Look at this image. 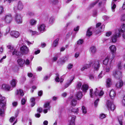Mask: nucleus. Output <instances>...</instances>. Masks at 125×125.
<instances>
[{
    "label": "nucleus",
    "mask_w": 125,
    "mask_h": 125,
    "mask_svg": "<svg viewBox=\"0 0 125 125\" xmlns=\"http://www.w3.org/2000/svg\"><path fill=\"white\" fill-rule=\"evenodd\" d=\"M25 64L26 65H29L30 63V62L29 60L28 59H26V61H25L24 62Z\"/></svg>",
    "instance_id": "53"
},
{
    "label": "nucleus",
    "mask_w": 125,
    "mask_h": 125,
    "mask_svg": "<svg viewBox=\"0 0 125 125\" xmlns=\"http://www.w3.org/2000/svg\"><path fill=\"white\" fill-rule=\"evenodd\" d=\"M77 100H76L75 99L73 98L71 101V104L72 106H75L77 104Z\"/></svg>",
    "instance_id": "34"
},
{
    "label": "nucleus",
    "mask_w": 125,
    "mask_h": 125,
    "mask_svg": "<svg viewBox=\"0 0 125 125\" xmlns=\"http://www.w3.org/2000/svg\"><path fill=\"white\" fill-rule=\"evenodd\" d=\"M54 19L52 17H51L50 18L49 23V24H52L54 22Z\"/></svg>",
    "instance_id": "40"
},
{
    "label": "nucleus",
    "mask_w": 125,
    "mask_h": 125,
    "mask_svg": "<svg viewBox=\"0 0 125 125\" xmlns=\"http://www.w3.org/2000/svg\"><path fill=\"white\" fill-rule=\"evenodd\" d=\"M35 99L34 98H32L30 99V101L31 103V105L32 107H33L35 104Z\"/></svg>",
    "instance_id": "36"
},
{
    "label": "nucleus",
    "mask_w": 125,
    "mask_h": 125,
    "mask_svg": "<svg viewBox=\"0 0 125 125\" xmlns=\"http://www.w3.org/2000/svg\"><path fill=\"white\" fill-rule=\"evenodd\" d=\"M122 62H118L117 67L119 70H121L122 69Z\"/></svg>",
    "instance_id": "38"
},
{
    "label": "nucleus",
    "mask_w": 125,
    "mask_h": 125,
    "mask_svg": "<svg viewBox=\"0 0 125 125\" xmlns=\"http://www.w3.org/2000/svg\"><path fill=\"white\" fill-rule=\"evenodd\" d=\"M37 23V21L34 19H32L30 20L29 23L31 26H34Z\"/></svg>",
    "instance_id": "28"
},
{
    "label": "nucleus",
    "mask_w": 125,
    "mask_h": 125,
    "mask_svg": "<svg viewBox=\"0 0 125 125\" xmlns=\"http://www.w3.org/2000/svg\"><path fill=\"white\" fill-rule=\"evenodd\" d=\"M17 81L16 80L13 79L10 82V84L12 87H15L17 83Z\"/></svg>",
    "instance_id": "24"
},
{
    "label": "nucleus",
    "mask_w": 125,
    "mask_h": 125,
    "mask_svg": "<svg viewBox=\"0 0 125 125\" xmlns=\"http://www.w3.org/2000/svg\"><path fill=\"white\" fill-rule=\"evenodd\" d=\"M2 20L5 23L8 24L11 22L12 20V18L10 14H8L3 17L2 18Z\"/></svg>",
    "instance_id": "5"
},
{
    "label": "nucleus",
    "mask_w": 125,
    "mask_h": 125,
    "mask_svg": "<svg viewBox=\"0 0 125 125\" xmlns=\"http://www.w3.org/2000/svg\"><path fill=\"white\" fill-rule=\"evenodd\" d=\"M122 104L123 105L125 106V96H124L122 101Z\"/></svg>",
    "instance_id": "45"
},
{
    "label": "nucleus",
    "mask_w": 125,
    "mask_h": 125,
    "mask_svg": "<svg viewBox=\"0 0 125 125\" xmlns=\"http://www.w3.org/2000/svg\"><path fill=\"white\" fill-rule=\"evenodd\" d=\"M1 89L6 91H9L11 90V87L9 85L6 84H3L1 86Z\"/></svg>",
    "instance_id": "13"
},
{
    "label": "nucleus",
    "mask_w": 125,
    "mask_h": 125,
    "mask_svg": "<svg viewBox=\"0 0 125 125\" xmlns=\"http://www.w3.org/2000/svg\"><path fill=\"white\" fill-rule=\"evenodd\" d=\"M97 14V11L96 10H95L94 11L93 13V15L94 16H96Z\"/></svg>",
    "instance_id": "59"
},
{
    "label": "nucleus",
    "mask_w": 125,
    "mask_h": 125,
    "mask_svg": "<svg viewBox=\"0 0 125 125\" xmlns=\"http://www.w3.org/2000/svg\"><path fill=\"white\" fill-rule=\"evenodd\" d=\"M106 86L107 87H110L112 84L111 79L109 78H108L106 80Z\"/></svg>",
    "instance_id": "22"
},
{
    "label": "nucleus",
    "mask_w": 125,
    "mask_h": 125,
    "mask_svg": "<svg viewBox=\"0 0 125 125\" xmlns=\"http://www.w3.org/2000/svg\"><path fill=\"white\" fill-rule=\"evenodd\" d=\"M90 50L91 54H95L96 51V50L95 47L94 46L91 47L90 48Z\"/></svg>",
    "instance_id": "31"
},
{
    "label": "nucleus",
    "mask_w": 125,
    "mask_h": 125,
    "mask_svg": "<svg viewBox=\"0 0 125 125\" xmlns=\"http://www.w3.org/2000/svg\"><path fill=\"white\" fill-rule=\"evenodd\" d=\"M109 49L111 51L112 53H115L116 50L115 46L113 45H112L109 47Z\"/></svg>",
    "instance_id": "26"
},
{
    "label": "nucleus",
    "mask_w": 125,
    "mask_h": 125,
    "mask_svg": "<svg viewBox=\"0 0 125 125\" xmlns=\"http://www.w3.org/2000/svg\"><path fill=\"white\" fill-rule=\"evenodd\" d=\"M93 30V28H90L87 30L86 33V35L88 36H90L92 34V31Z\"/></svg>",
    "instance_id": "27"
},
{
    "label": "nucleus",
    "mask_w": 125,
    "mask_h": 125,
    "mask_svg": "<svg viewBox=\"0 0 125 125\" xmlns=\"http://www.w3.org/2000/svg\"><path fill=\"white\" fill-rule=\"evenodd\" d=\"M6 101L5 97L0 94V107L4 109L6 106Z\"/></svg>",
    "instance_id": "6"
},
{
    "label": "nucleus",
    "mask_w": 125,
    "mask_h": 125,
    "mask_svg": "<svg viewBox=\"0 0 125 125\" xmlns=\"http://www.w3.org/2000/svg\"><path fill=\"white\" fill-rule=\"evenodd\" d=\"M76 116L74 115L69 116L68 117V125H75L74 121Z\"/></svg>",
    "instance_id": "9"
},
{
    "label": "nucleus",
    "mask_w": 125,
    "mask_h": 125,
    "mask_svg": "<svg viewBox=\"0 0 125 125\" xmlns=\"http://www.w3.org/2000/svg\"><path fill=\"white\" fill-rule=\"evenodd\" d=\"M45 26L43 24H40L38 26V31L41 32H43L45 30Z\"/></svg>",
    "instance_id": "15"
},
{
    "label": "nucleus",
    "mask_w": 125,
    "mask_h": 125,
    "mask_svg": "<svg viewBox=\"0 0 125 125\" xmlns=\"http://www.w3.org/2000/svg\"><path fill=\"white\" fill-rule=\"evenodd\" d=\"M117 32L121 34V32H125V24L123 23L122 24L119 29L116 30Z\"/></svg>",
    "instance_id": "14"
},
{
    "label": "nucleus",
    "mask_w": 125,
    "mask_h": 125,
    "mask_svg": "<svg viewBox=\"0 0 125 125\" xmlns=\"http://www.w3.org/2000/svg\"><path fill=\"white\" fill-rule=\"evenodd\" d=\"M83 42V40L82 39H80L77 41V44H82Z\"/></svg>",
    "instance_id": "49"
},
{
    "label": "nucleus",
    "mask_w": 125,
    "mask_h": 125,
    "mask_svg": "<svg viewBox=\"0 0 125 125\" xmlns=\"http://www.w3.org/2000/svg\"><path fill=\"white\" fill-rule=\"evenodd\" d=\"M26 42L27 43V44L28 45H29L30 44H32L34 42L33 41H32L31 42L28 41H26Z\"/></svg>",
    "instance_id": "64"
},
{
    "label": "nucleus",
    "mask_w": 125,
    "mask_h": 125,
    "mask_svg": "<svg viewBox=\"0 0 125 125\" xmlns=\"http://www.w3.org/2000/svg\"><path fill=\"white\" fill-rule=\"evenodd\" d=\"M13 55H16L18 56H21L22 55L19 52H18L16 50H14L12 53Z\"/></svg>",
    "instance_id": "29"
},
{
    "label": "nucleus",
    "mask_w": 125,
    "mask_h": 125,
    "mask_svg": "<svg viewBox=\"0 0 125 125\" xmlns=\"http://www.w3.org/2000/svg\"><path fill=\"white\" fill-rule=\"evenodd\" d=\"M105 28V26L104 25H102L101 26L100 29H99L98 32H102L104 31V29Z\"/></svg>",
    "instance_id": "39"
},
{
    "label": "nucleus",
    "mask_w": 125,
    "mask_h": 125,
    "mask_svg": "<svg viewBox=\"0 0 125 125\" xmlns=\"http://www.w3.org/2000/svg\"><path fill=\"white\" fill-rule=\"evenodd\" d=\"M59 76V75L58 74V75H57V77H56L55 79V81L56 82H59L60 81V79L59 77H58V76Z\"/></svg>",
    "instance_id": "63"
},
{
    "label": "nucleus",
    "mask_w": 125,
    "mask_h": 125,
    "mask_svg": "<svg viewBox=\"0 0 125 125\" xmlns=\"http://www.w3.org/2000/svg\"><path fill=\"white\" fill-rule=\"evenodd\" d=\"M42 90H41L39 91L38 92V94L39 96H41L42 94Z\"/></svg>",
    "instance_id": "62"
},
{
    "label": "nucleus",
    "mask_w": 125,
    "mask_h": 125,
    "mask_svg": "<svg viewBox=\"0 0 125 125\" xmlns=\"http://www.w3.org/2000/svg\"><path fill=\"white\" fill-rule=\"evenodd\" d=\"M112 34V32H108L106 33V36H107L109 37Z\"/></svg>",
    "instance_id": "58"
},
{
    "label": "nucleus",
    "mask_w": 125,
    "mask_h": 125,
    "mask_svg": "<svg viewBox=\"0 0 125 125\" xmlns=\"http://www.w3.org/2000/svg\"><path fill=\"white\" fill-rule=\"evenodd\" d=\"M106 117V115L103 113H102L100 115L99 117L101 119H103Z\"/></svg>",
    "instance_id": "44"
},
{
    "label": "nucleus",
    "mask_w": 125,
    "mask_h": 125,
    "mask_svg": "<svg viewBox=\"0 0 125 125\" xmlns=\"http://www.w3.org/2000/svg\"><path fill=\"white\" fill-rule=\"evenodd\" d=\"M15 21L18 24L21 23L22 22V17L20 14H17L15 16Z\"/></svg>",
    "instance_id": "10"
},
{
    "label": "nucleus",
    "mask_w": 125,
    "mask_h": 125,
    "mask_svg": "<svg viewBox=\"0 0 125 125\" xmlns=\"http://www.w3.org/2000/svg\"><path fill=\"white\" fill-rule=\"evenodd\" d=\"M91 65L92 66L94 71H98L100 66L99 61L97 60H91L89 64H86L83 65L81 69V71H84L85 69L89 68Z\"/></svg>",
    "instance_id": "1"
},
{
    "label": "nucleus",
    "mask_w": 125,
    "mask_h": 125,
    "mask_svg": "<svg viewBox=\"0 0 125 125\" xmlns=\"http://www.w3.org/2000/svg\"><path fill=\"white\" fill-rule=\"evenodd\" d=\"M44 109L43 110V112L44 113L46 114L48 112V111L50 110V106L49 103H47L45 104L44 105Z\"/></svg>",
    "instance_id": "12"
},
{
    "label": "nucleus",
    "mask_w": 125,
    "mask_h": 125,
    "mask_svg": "<svg viewBox=\"0 0 125 125\" xmlns=\"http://www.w3.org/2000/svg\"><path fill=\"white\" fill-rule=\"evenodd\" d=\"M121 20L122 21H125V14H123L122 15Z\"/></svg>",
    "instance_id": "48"
},
{
    "label": "nucleus",
    "mask_w": 125,
    "mask_h": 125,
    "mask_svg": "<svg viewBox=\"0 0 125 125\" xmlns=\"http://www.w3.org/2000/svg\"><path fill=\"white\" fill-rule=\"evenodd\" d=\"M112 75L117 79H121L123 77L122 72L117 69L114 70L112 72Z\"/></svg>",
    "instance_id": "4"
},
{
    "label": "nucleus",
    "mask_w": 125,
    "mask_h": 125,
    "mask_svg": "<svg viewBox=\"0 0 125 125\" xmlns=\"http://www.w3.org/2000/svg\"><path fill=\"white\" fill-rule=\"evenodd\" d=\"M59 40V39L57 38L54 41L53 43L52 47H55L57 46L58 44Z\"/></svg>",
    "instance_id": "33"
},
{
    "label": "nucleus",
    "mask_w": 125,
    "mask_h": 125,
    "mask_svg": "<svg viewBox=\"0 0 125 125\" xmlns=\"http://www.w3.org/2000/svg\"><path fill=\"white\" fill-rule=\"evenodd\" d=\"M15 118L13 117H11L9 121L10 122H12L15 120Z\"/></svg>",
    "instance_id": "55"
},
{
    "label": "nucleus",
    "mask_w": 125,
    "mask_h": 125,
    "mask_svg": "<svg viewBox=\"0 0 125 125\" xmlns=\"http://www.w3.org/2000/svg\"><path fill=\"white\" fill-rule=\"evenodd\" d=\"M72 107H71L70 109V110L72 112H73L76 114H78L79 112L78 108H77L75 109L72 108Z\"/></svg>",
    "instance_id": "32"
},
{
    "label": "nucleus",
    "mask_w": 125,
    "mask_h": 125,
    "mask_svg": "<svg viewBox=\"0 0 125 125\" xmlns=\"http://www.w3.org/2000/svg\"><path fill=\"white\" fill-rule=\"evenodd\" d=\"M106 105L108 109L113 111L115 108V106L113 103V102L108 100L106 103Z\"/></svg>",
    "instance_id": "7"
},
{
    "label": "nucleus",
    "mask_w": 125,
    "mask_h": 125,
    "mask_svg": "<svg viewBox=\"0 0 125 125\" xmlns=\"http://www.w3.org/2000/svg\"><path fill=\"white\" fill-rule=\"evenodd\" d=\"M116 7V5L114 2H112V9L113 12L115 11V9Z\"/></svg>",
    "instance_id": "37"
},
{
    "label": "nucleus",
    "mask_w": 125,
    "mask_h": 125,
    "mask_svg": "<svg viewBox=\"0 0 125 125\" xmlns=\"http://www.w3.org/2000/svg\"><path fill=\"white\" fill-rule=\"evenodd\" d=\"M17 94L21 96H22L24 95V93L23 91L21 90L20 89L19 90H17Z\"/></svg>",
    "instance_id": "35"
},
{
    "label": "nucleus",
    "mask_w": 125,
    "mask_h": 125,
    "mask_svg": "<svg viewBox=\"0 0 125 125\" xmlns=\"http://www.w3.org/2000/svg\"><path fill=\"white\" fill-rule=\"evenodd\" d=\"M10 34L12 36L17 38L19 36L20 34L17 31H13L10 32Z\"/></svg>",
    "instance_id": "17"
},
{
    "label": "nucleus",
    "mask_w": 125,
    "mask_h": 125,
    "mask_svg": "<svg viewBox=\"0 0 125 125\" xmlns=\"http://www.w3.org/2000/svg\"><path fill=\"white\" fill-rule=\"evenodd\" d=\"M42 111V109L41 107H39L37 109V111L38 112L40 113H41Z\"/></svg>",
    "instance_id": "52"
},
{
    "label": "nucleus",
    "mask_w": 125,
    "mask_h": 125,
    "mask_svg": "<svg viewBox=\"0 0 125 125\" xmlns=\"http://www.w3.org/2000/svg\"><path fill=\"white\" fill-rule=\"evenodd\" d=\"M99 101V99H97L94 102V106L95 107H97L98 105V103Z\"/></svg>",
    "instance_id": "47"
},
{
    "label": "nucleus",
    "mask_w": 125,
    "mask_h": 125,
    "mask_svg": "<svg viewBox=\"0 0 125 125\" xmlns=\"http://www.w3.org/2000/svg\"><path fill=\"white\" fill-rule=\"evenodd\" d=\"M89 78L91 80H93L94 79V76L93 75H91L89 76Z\"/></svg>",
    "instance_id": "60"
},
{
    "label": "nucleus",
    "mask_w": 125,
    "mask_h": 125,
    "mask_svg": "<svg viewBox=\"0 0 125 125\" xmlns=\"http://www.w3.org/2000/svg\"><path fill=\"white\" fill-rule=\"evenodd\" d=\"M112 68H110V67H109V66H108V65H107L106 67V69H105V71L106 72H109L110 70V69H112Z\"/></svg>",
    "instance_id": "43"
},
{
    "label": "nucleus",
    "mask_w": 125,
    "mask_h": 125,
    "mask_svg": "<svg viewBox=\"0 0 125 125\" xmlns=\"http://www.w3.org/2000/svg\"><path fill=\"white\" fill-rule=\"evenodd\" d=\"M4 110L0 108V115L1 116L4 113Z\"/></svg>",
    "instance_id": "56"
},
{
    "label": "nucleus",
    "mask_w": 125,
    "mask_h": 125,
    "mask_svg": "<svg viewBox=\"0 0 125 125\" xmlns=\"http://www.w3.org/2000/svg\"><path fill=\"white\" fill-rule=\"evenodd\" d=\"M74 78V77L73 76L70 80H67V82L65 85L64 89L68 87L71 84L72 81Z\"/></svg>",
    "instance_id": "18"
},
{
    "label": "nucleus",
    "mask_w": 125,
    "mask_h": 125,
    "mask_svg": "<svg viewBox=\"0 0 125 125\" xmlns=\"http://www.w3.org/2000/svg\"><path fill=\"white\" fill-rule=\"evenodd\" d=\"M3 8L2 6H0V14H1L3 12Z\"/></svg>",
    "instance_id": "61"
},
{
    "label": "nucleus",
    "mask_w": 125,
    "mask_h": 125,
    "mask_svg": "<svg viewBox=\"0 0 125 125\" xmlns=\"http://www.w3.org/2000/svg\"><path fill=\"white\" fill-rule=\"evenodd\" d=\"M27 100L26 98H23L21 99V104L22 105H23L24 104Z\"/></svg>",
    "instance_id": "41"
},
{
    "label": "nucleus",
    "mask_w": 125,
    "mask_h": 125,
    "mask_svg": "<svg viewBox=\"0 0 125 125\" xmlns=\"http://www.w3.org/2000/svg\"><path fill=\"white\" fill-rule=\"evenodd\" d=\"M122 117L121 116L120 117V118L121 119H120L119 118L118 119L119 123L120 125H122V122L121 120Z\"/></svg>",
    "instance_id": "57"
},
{
    "label": "nucleus",
    "mask_w": 125,
    "mask_h": 125,
    "mask_svg": "<svg viewBox=\"0 0 125 125\" xmlns=\"http://www.w3.org/2000/svg\"><path fill=\"white\" fill-rule=\"evenodd\" d=\"M123 83L121 80L118 81L116 83L115 86L118 88H120L123 85Z\"/></svg>",
    "instance_id": "16"
},
{
    "label": "nucleus",
    "mask_w": 125,
    "mask_h": 125,
    "mask_svg": "<svg viewBox=\"0 0 125 125\" xmlns=\"http://www.w3.org/2000/svg\"><path fill=\"white\" fill-rule=\"evenodd\" d=\"M23 6L21 2H19L17 5V9L20 10H21L23 8Z\"/></svg>",
    "instance_id": "25"
},
{
    "label": "nucleus",
    "mask_w": 125,
    "mask_h": 125,
    "mask_svg": "<svg viewBox=\"0 0 125 125\" xmlns=\"http://www.w3.org/2000/svg\"><path fill=\"white\" fill-rule=\"evenodd\" d=\"M90 97H93L94 94L97 96L98 95L99 96H101L103 95L104 94V92L100 88H97L95 89L94 93V91L92 89L90 90Z\"/></svg>",
    "instance_id": "2"
},
{
    "label": "nucleus",
    "mask_w": 125,
    "mask_h": 125,
    "mask_svg": "<svg viewBox=\"0 0 125 125\" xmlns=\"http://www.w3.org/2000/svg\"><path fill=\"white\" fill-rule=\"evenodd\" d=\"M109 96L111 99H113L114 98L116 95L115 92L114 90H111L109 93Z\"/></svg>",
    "instance_id": "21"
},
{
    "label": "nucleus",
    "mask_w": 125,
    "mask_h": 125,
    "mask_svg": "<svg viewBox=\"0 0 125 125\" xmlns=\"http://www.w3.org/2000/svg\"><path fill=\"white\" fill-rule=\"evenodd\" d=\"M121 34L115 31V34L113 35L111 37V39L113 42H115L117 41V39L120 36Z\"/></svg>",
    "instance_id": "8"
},
{
    "label": "nucleus",
    "mask_w": 125,
    "mask_h": 125,
    "mask_svg": "<svg viewBox=\"0 0 125 125\" xmlns=\"http://www.w3.org/2000/svg\"><path fill=\"white\" fill-rule=\"evenodd\" d=\"M30 33L32 35H34L35 34H37L38 32L36 31H33L32 30H30Z\"/></svg>",
    "instance_id": "50"
},
{
    "label": "nucleus",
    "mask_w": 125,
    "mask_h": 125,
    "mask_svg": "<svg viewBox=\"0 0 125 125\" xmlns=\"http://www.w3.org/2000/svg\"><path fill=\"white\" fill-rule=\"evenodd\" d=\"M115 57V56L113 54L111 56V55H108L103 60V63L104 65L109 66L110 68H112L113 65L112 61V60L114 59Z\"/></svg>",
    "instance_id": "3"
},
{
    "label": "nucleus",
    "mask_w": 125,
    "mask_h": 125,
    "mask_svg": "<svg viewBox=\"0 0 125 125\" xmlns=\"http://www.w3.org/2000/svg\"><path fill=\"white\" fill-rule=\"evenodd\" d=\"M103 73V71H102L100 73L99 75L98 76L97 78L98 79H100L102 78L103 77V75H102Z\"/></svg>",
    "instance_id": "51"
},
{
    "label": "nucleus",
    "mask_w": 125,
    "mask_h": 125,
    "mask_svg": "<svg viewBox=\"0 0 125 125\" xmlns=\"http://www.w3.org/2000/svg\"><path fill=\"white\" fill-rule=\"evenodd\" d=\"M82 112L83 113L86 114L87 113L86 109L85 107L84 106H83L82 107Z\"/></svg>",
    "instance_id": "42"
},
{
    "label": "nucleus",
    "mask_w": 125,
    "mask_h": 125,
    "mask_svg": "<svg viewBox=\"0 0 125 125\" xmlns=\"http://www.w3.org/2000/svg\"><path fill=\"white\" fill-rule=\"evenodd\" d=\"M82 93L81 92H77L76 94V97L78 100L82 98Z\"/></svg>",
    "instance_id": "30"
},
{
    "label": "nucleus",
    "mask_w": 125,
    "mask_h": 125,
    "mask_svg": "<svg viewBox=\"0 0 125 125\" xmlns=\"http://www.w3.org/2000/svg\"><path fill=\"white\" fill-rule=\"evenodd\" d=\"M88 87L89 86L87 84H84L82 85L81 89L83 91L86 92Z\"/></svg>",
    "instance_id": "23"
},
{
    "label": "nucleus",
    "mask_w": 125,
    "mask_h": 125,
    "mask_svg": "<svg viewBox=\"0 0 125 125\" xmlns=\"http://www.w3.org/2000/svg\"><path fill=\"white\" fill-rule=\"evenodd\" d=\"M25 60L21 58L17 60L18 64L21 67L23 66Z\"/></svg>",
    "instance_id": "19"
},
{
    "label": "nucleus",
    "mask_w": 125,
    "mask_h": 125,
    "mask_svg": "<svg viewBox=\"0 0 125 125\" xmlns=\"http://www.w3.org/2000/svg\"><path fill=\"white\" fill-rule=\"evenodd\" d=\"M73 65L71 64H69L67 68L68 69H70L72 68Z\"/></svg>",
    "instance_id": "54"
},
{
    "label": "nucleus",
    "mask_w": 125,
    "mask_h": 125,
    "mask_svg": "<svg viewBox=\"0 0 125 125\" xmlns=\"http://www.w3.org/2000/svg\"><path fill=\"white\" fill-rule=\"evenodd\" d=\"M103 1V0H96L95 2L91 4V6L92 7H93L95 5L98 3V6H100L102 5Z\"/></svg>",
    "instance_id": "20"
},
{
    "label": "nucleus",
    "mask_w": 125,
    "mask_h": 125,
    "mask_svg": "<svg viewBox=\"0 0 125 125\" xmlns=\"http://www.w3.org/2000/svg\"><path fill=\"white\" fill-rule=\"evenodd\" d=\"M20 49L23 54H26L29 52V49L26 46L23 45L20 48Z\"/></svg>",
    "instance_id": "11"
},
{
    "label": "nucleus",
    "mask_w": 125,
    "mask_h": 125,
    "mask_svg": "<svg viewBox=\"0 0 125 125\" xmlns=\"http://www.w3.org/2000/svg\"><path fill=\"white\" fill-rule=\"evenodd\" d=\"M82 85L81 83L80 82H79L78 83L77 86L76 88L78 89H80L81 88Z\"/></svg>",
    "instance_id": "46"
}]
</instances>
